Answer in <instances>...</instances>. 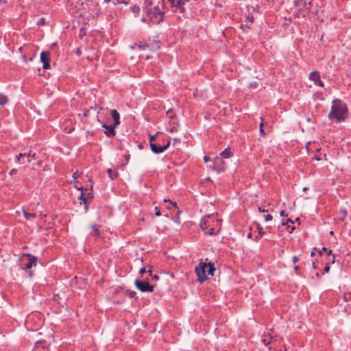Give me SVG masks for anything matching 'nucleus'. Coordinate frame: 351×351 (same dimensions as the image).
Instances as JSON below:
<instances>
[{
	"mask_svg": "<svg viewBox=\"0 0 351 351\" xmlns=\"http://www.w3.org/2000/svg\"><path fill=\"white\" fill-rule=\"evenodd\" d=\"M339 215L340 216V219L342 220L346 216L347 213L345 209L341 208L339 211Z\"/></svg>",
	"mask_w": 351,
	"mask_h": 351,
	"instance_id": "23",
	"label": "nucleus"
},
{
	"mask_svg": "<svg viewBox=\"0 0 351 351\" xmlns=\"http://www.w3.org/2000/svg\"><path fill=\"white\" fill-rule=\"evenodd\" d=\"M23 213L26 220H32L36 217V213H29L25 210H23Z\"/></svg>",
	"mask_w": 351,
	"mask_h": 351,
	"instance_id": "17",
	"label": "nucleus"
},
{
	"mask_svg": "<svg viewBox=\"0 0 351 351\" xmlns=\"http://www.w3.org/2000/svg\"><path fill=\"white\" fill-rule=\"evenodd\" d=\"M26 160H27V161H26L27 162H30V161H31V160H30V159H29V158H26Z\"/></svg>",
	"mask_w": 351,
	"mask_h": 351,
	"instance_id": "64",
	"label": "nucleus"
},
{
	"mask_svg": "<svg viewBox=\"0 0 351 351\" xmlns=\"http://www.w3.org/2000/svg\"><path fill=\"white\" fill-rule=\"evenodd\" d=\"M335 262V255L332 254V255L327 256V263L330 264H334Z\"/></svg>",
	"mask_w": 351,
	"mask_h": 351,
	"instance_id": "21",
	"label": "nucleus"
},
{
	"mask_svg": "<svg viewBox=\"0 0 351 351\" xmlns=\"http://www.w3.org/2000/svg\"><path fill=\"white\" fill-rule=\"evenodd\" d=\"M77 176H77V172L74 173H73V178L74 179H76V178H77Z\"/></svg>",
	"mask_w": 351,
	"mask_h": 351,
	"instance_id": "58",
	"label": "nucleus"
},
{
	"mask_svg": "<svg viewBox=\"0 0 351 351\" xmlns=\"http://www.w3.org/2000/svg\"><path fill=\"white\" fill-rule=\"evenodd\" d=\"M101 126L106 129L104 134L108 136H114L116 135L115 128L117 127L116 125H107L106 123H102Z\"/></svg>",
	"mask_w": 351,
	"mask_h": 351,
	"instance_id": "10",
	"label": "nucleus"
},
{
	"mask_svg": "<svg viewBox=\"0 0 351 351\" xmlns=\"http://www.w3.org/2000/svg\"><path fill=\"white\" fill-rule=\"evenodd\" d=\"M123 3L125 4H127V2L125 1H123L122 0H116V2L114 3V4H117V3Z\"/></svg>",
	"mask_w": 351,
	"mask_h": 351,
	"instance_id": "50",
	"label": "nucleus"
},
{
	"mask_svg": "<svg viewBox=\"0 0 351 351\" xmlns=\"http://www.w3.org/2000/svg\"><path fill=\"white\" fill-rule=\"evenodd\" d=\"M263 217H264L265 221H271L273 219L272 215H271L270 214L265 215H263Z\"/></svg>",
	"mask_w": 351,
	"mask_h": 351,
	"instance_id": "29",
	"label": "nucleus"
},
{
	"mask_svg": "<svg viewBox=\"0 0 351 351\" xmlns=\"http://www.w3.org/2000/svg\"><path fill=\"white\" fill-rule=\"evenodd\" d=\"M280 216H285V215H286V216H287V215L286 214V213H285V210H282L280 212Z\"/></svg>",
	"mask_w": 351,
	"mask_h": 351,
	"instance_id": "51",
	"label": "nucleus"
},
{
	"mask_svg": "<svg viewBox=\"0 0 351 351\" xmlns=\"http://www.w3.org/2000/svg\"><path fill=\"white\" fill-rule=\"evenodd\" d=\"M155 210H156V213H155L156 216L159 217L161 215V213L157 206L155 207Z\"/></svg>",
	"mask_w": 351,
	"mask_h": 351,
	"instance_id": "38",
	"label": "nucleus"
},
{
	"mask_svg": "<svg viewBox=\"0 0 351 351\" xmlns=\"http://www.w3.org/2000/svg\"><path fill=\"white\" fill-rule=\"evenodd\" d=\"M135 285L136 288L142 292H153L154 286L151 285L146 280H141L136 279L135 280Z\"/></svg>",
	"mask_w": 351,
	"mask_h": 351,
	"instance_id": "5",
	"label": "nucleus"
},
{
	"mask_svg": "<svg viewBox=\"0 0 351 351\" xmlns=\"http://www.w3.org/2000/svg\"><path fill=\"white\" fill-rule=\"evenodd\" d=\"M169 146H170V141H168L167 143L162 146L160 145L157 143H151L150 148H151V150L152 152H154V154H158L164 152L166 149H167L169 147Z\"/></svg>",
	"mask_w": 351,
	"mask_h": 351,
	"instance_id": "6",
	"label": "nucleus"
},
{
	"mask_svg": "<svg viewBox=\"0 0 351 351\" xmlns=\"http://www.w3.org/2000/svg\"><path fill=\"white\" fill-rule=\"evenodd\" d=\"M85 195H86V191L85 192L82 191V193L79 197V199L80 200V204H83V199H84Z\"/></svg>",
	"mask_w": 351,
	"mask_h": 351,
	"instance_id": "31",
	"label": "nucleus"
},
{
	"mask_svg": "<svg viewBox=\"0 0 351 351\" xmlns=\"http://www.w3.org/2000/svg\"><path fill=\"white\" fill-rule=\"evenodd\" d=\"M330 271V265L329 263H326V265L324 268V273H328Z\"/></svg>",
	"mask_w": 351,
	"mask_h": 351,
	"instance_id": "36",
	"label": "nucleus"
},
{
	"mask_svg": "<svg viewBox=\"0 0 351 351\" xmlns=\"http://www.w3.org/2000/svg\"><path fill=\"white\" fill-rule=\"evenodd\" d=\"M287 229L289 230V232L291 233L295 230V226H287Z\"/></svg>",
	"mask_w": 351,
	"mask_h": 351,
	"instance_id": "45",
	"label": "nucleus"
},
{
	"mask_svg": "<svg viewBox=\"0 0 351 351\" xmlns=\"http://www.w3.org/2000/svg\"><path fill=\"white\" fill-rule=\"evenodd\" d=\"M8 102V98L3 94H0V106H4Z\"/></svg>",
	"mask_w": 351,
	"mask_h": 351,
	"instance_id": "18",
	"label": "nucleus"
},
{
	"mask_svg": "<svg viewBox=\"0 0 351 351\" xmlns=\"http://www.w3.org/2000/svg\"><path fill=\"white\" fill-rule=\"evenodd\" d=\"M35 155L36 154L35 153H32V152H29L28 153H26V157L27 158H29V157H32V158H34L35 157Z\"/></svg>",
	"mask_w": 351,
	"mask_h": 351,
	"instance_id": "37",
	"label": "nucleus"
},
{
	"mask_svg": "<svg viewBox=\"0 0 351 351\" xmlns=\"http://www.w3.org/2000/svg\"><path fill=\"white\" fill-rule=\"evenodd\" d=\"M247 19L252 23L254 20V17L252 16H247Z\"/></svg>",
	"mask_w": 351,
	"mask_h": 351,
	"instance_id": "49",
	"label": "nucleus"
},
{
	"mask_svg": "<svg viewBox=\"0 0 351 351\" xmlns=\"http://www.w3.org/2000/svg\"><path fill=\"white\" fill-rule=\"evenodd\" d=\"M93 193L90 191H88V190H86V195L84 199H83V204L84 205V209L85 212L86 213L88 210V205L91 203L93 199Z\"/></svg>",
	"mask_w": 351,
	"mask_h": 351,
	"instance_id": "12",
	"label": "nucleus"
},
{
	"mask_svg": "<svg viewBox=\"0 0 351 351\" xmlns=\"http://www.w3.org/2000/svg\"><path fill=\"white\" fill-rule=\"evenodd\" d=\"M213 169L216 170L218 173L223 171L226 169L225 162L222 160L221 158H219L218 157H217L214 162Z\"/></svg>",
	"mask_w": 351,
	"mask_h": 351,
	"instance_id": "13",
	"label": "nucleus"
},
{
	"mask_svg": "<svg viewBox=\"0 0 351 351\" xmlns=\"http://www.w3.org/2000/svg\"><path fill=\"white\" fill-rule=\"evenodd\" d=\"M189 1L190 0H168L171 6L180 10V12H184V6L186 3L189 2Z\"/></svg>",
	"mask_w": 351,
	"mask_h": 351,
	"instance_id": "9",
	"label": "nucleus"
},
{
	"mask_svg": "<svg viewBox=\"0 0 351 351\" xmlns=\"http://www.w3.org/2000/svg\"><path fill=\"white\" fill-rule=\"evenodd\" d=\"M318 250H319V249H317V247H314V248H313V251H312V252H311V256H315V252H318Z\"/></svg>",
	"mask_w": 351,
	"mask_h": 351,
	"instance_id": "44",
	"label": "nucleus"
},
{
	"mask_svg": "<svg viewBox=\"0 0 351 351\" xmlns=\"http://www.w3.org/2000/svg\"><path fill=\"white\" fill-rule=\"evenodd\" d=\"M292 261L293 263H297L299 261V258L297 256H293L292 257Z\"/></svg>",
	"mask_w": 351,
	"mask_h": 351,
	"instance_id": "41",
	"label": "nucleus"
},
{
	"mask_svg": "<svg viewBox=\"0 0 351 351\" xmlns=\"http://www.w3.org/2000/svg\"><path fill=\"white\" fill-rule=\"evenodd\" d=\"M156 46H157V49H159V48H160V42L157 41V42L156 43Z\"/></svg>",
	"mask_w": 351,
	"mask_h": 351,
	"instance_id": "61",
	"label": "nucleus"
},
{
	"mask_svg": "<svg viewBox=\"0 0 351 351\" xmlns=\"http://www.w3.org/2000/svg\"><path fill=\"white\" fill-rule=\"evenodd\" d=\"M136 293L134 291H129V295L131 297V298H134L135 295H136Z\"/></svg>",
	"mask_w": 351,
	"mask_h": 351,
	"instance_id": "42",
	"label": "nucleus"
},
{
	"mask_svg": "<svg viewBox=\"0 0 351 351\" xmlns=\"http://www.w3.org/2000/svg\"><path fill=\"white\" fill-rule=\"evenodd\" d=\"M209 160H210L209 157H208V156H205L204 157V160L206 162H208Z\"/></svg>",
	"mask_w": 351,
	"mask_h": 351,
	"instance_id": "57",
	"label": "nucleus"
},
{
	"mask_svg": "<svg viewBox=\"0 0 351 351\" xmlns=\"http://www.w3.org/2000/svg\"><path fill=\"white\" fill-rule=\"evenodd\" d=\"M261 122L259 124V131H260L261 136H264L265 134V132H264V130H263V126H264L263 119L262 117H261Z\"/></svg>",
	"mask_w": 351,
	"mask_h": 351,
	"instance_id": "22",
	"label": "nucleus"
},
{
	"mask_svg": "<svg viewBox=\"0 0 351 351\" xmlns=\"http://www.w3.org/2000/svg\"><path fill=\"white\" fill-rule=\"evenodd\" d=\"M37 25L39 26L45 25V19L43 17L40 18L37 21Z\"/></svg>",
	"mask_w": 351,
	"mask_h": 351,
	"instance_id": "28",
	"label": "nucleus"
},
{
	"mask_svg": "<svg viewBox=\"0 0 351 351\" xmlns=\"http://www.w3.org/2000/svg\"><path fill=\"white\" fill-rule=\"evenodd\" d=\"M323 252H325L327 256L328 255H332V250H328V248H326V247H323L322 248V250H318V254L320 255V256H322V253Z\"/></svg>",
	"mask_w": 351,
	"mask_h": 351,
	"instance_id": "19",
	"label": "nucleus"
},
{
	"mask_svg": "<svg viewBox=\"0 0 351 351\" xmlns=\"http://www.w3.org/2000/svg\"><path fill=\"white\" fill-rule=\"evenodd\" d=\"M313 160H320V158H319L318 156H315L312 158Z\"/></svg>",
	"mask_w": 351,
	"mask_h": 351,
	"instance_id": "55",
	"label": "nucleus"
},
{
	"mask_svg": "<svg viewBox=\"0 0 351 351\" xmlns=\"http://www.w3.org/2000/svg\"><path fill=\"white\" fill-rule=\"evenodd\" d=\"M90 109H87V110H84V112L83 113L84 117H88L90 115Z\"/></svg>",
	"mask_w": 351,
	"mask_h": 351,
	"instance_id": "39",
	"label": "nucleus"
},
{
	"mask_svg": "<svg viewBox=\"0 0 351 351\" xmlns=\"http://www.w3.org/2000/svg\"><path fill=\"white\" fill-rule=\"evenodd\" d=\"M256 228H257V230L258 231V234L261 237H263L265 234V232L263 230V227H261L259 224L257 226Z\"/></svg>",
	"mask_w": 351,
	"mask_h": 351,
	"instance_id": "24",
	"label": "nucleus"
},
{
	"mask_svg": "<svg viewBox=\"0 0 351 351\" xmlns=\"http://www.w3.org/2000/svg\"><path fill=\"white\" fill-rule=\"evenodd\" d=\"M141 21L144 23H147V24L149 25V18L146 16H143L141 19Z\"/></svg>",
	"mask_w": 351,
	"mask_h": 351,
	"instance_id": "43",
	"label": "nucleus"
},
{
	"mask_svg": "<svg viewBox=\"0 0 351 351\" xmlns=\"http://www.w3.org/2000/svg\"><path fill=\"white\" fill-rule=\"evenodd\" d=\"M156 141V135H152L149 137V145H151V143H155Z\"/></svg>",
	"mask_w": 351,
	"mask_h": 351,
	"instance_id": "30",
	"label": "nucleus"
},
{
	"mask_svg": "<svg viewBox=\"0 0 351 351\" xmlns=\"http://www.w3.org/2000/svg\"><path fill=\"white\" fill-rule=\"evenodd\" d=\"M312 265H313V269H316V266H315V262L312 263Z\"/></svg>",
	"mask_w": 351,
	"mask_h": 351,
	"instance_id": "63",
	"label": "nucleus"
},
{
	"mask_svg": "<svg viewBox=\"0 0 351 351\" xmlns=\"http://www.w3.org/2000/svg\"><path fill=\"white\" fill-rule=\"evenodd\" d=\"M215 270L214 264L211 263L208 264L200 263L195 267V269L197 279L200 282H203L206 280L207 275L213 276Z\"/></svg>",
	"mask_w": 351,
	"mask_h": 351,
	"instance_id": "4",
	"label": "nucleus"
},
{
	"mask_svg": "<svg viewBox=\"0 0 351 351\" xmlns=\"http://www.w3.org/2000/svg\"><path fill=\"white\" fill-rule=\"evenodd\" d=\"M6 3V1L5 0H0V4H3V3Z\"/></svg>",
	"mask_w": 351,
	"mask_h": 351,
	"instance_id": "62",
	"label": "nucleus"
},
{
	"mask_svg": "<svg viewBox=\"0 0 351 351\" xmlns=\"http://www.w3.org/2000/svg\"><path fill=\"white\" fill-rule=\"evenodd\" d=\"M287 223H288L287 221H285L282 220L281 222V224H282V226H285L287 225Z\"/></svg>",
	"mask_w": 351,
	"mask_h": 351,
	"instance_id": "56",
	"label": "nucleus"
},
{
	"mask_svg": "<svg viewBox=\"0 0 351 351\" xmlns=\"http://www.w3.org/2000/svg\"><path fill=\"white\" fill-rule=\"evenodd\" d=\"M17 172H18L17 169L14 168L10 170V171L9 172V175L10 176H14V175H16L17 173Z\"/></svg>",
	"mask_w": 351,
	"mask_h": 351,
	"instance_id": "34",
	"label": "nucleus"
},
{
	"mask_svg": "<svg viewBox=\"0 0 351 351\" xmlns=\"http://www.w3.org/2000/svg\"><path fill=\"white\" fill-rule=\"evenodd\" d=\"M287 222H290V223H294V222H293V221L291 219H290V218H288V219H287Z\"/></svg>",
	"mask_w": 351,
	"mask_h": 351,
	"instance_id": "60",
	"label": "nucleus"
},
{
	"mask_svg": "<svg viewBox=\"0 0 351 351\" xmlns=\"http://www.w3.org/2000/svg\"><path fill=\"white\" fill-rule=\"evenodd\" d=\"M158 278H159V277H158V275H156H156L152 276V279H156V280H157V279H158Z\"/></svg>",
	"mask_w": 351,
	"mask_h": 351,
	"instance_id": "59",
	"label": "nucleus"
},
{
	"mask_svg": "<svg viewBox=\"0 0 351 351\" xmlns=\"http://www.w3.org/2000/svg\"><path fill=\"white\" fill-rule=\"evenodd\" d=\"M220 155L223 158H229L231 156H232L233 154L231 152L230 148L228 147L226 149H225L223 152H221Z\"/></svg>",
	"mask_w": 351,
	"mask_h": 351,
	"instance_id": "15",
	"label": "nucleus"
},
{
	"mask_svg": "<svg viewBox=\"0 0 351 351\" xmlns=\"http://www.w3.org/2000/svg\"><path fill=\"white\" fill-rule=\"evenodd\" d=\"M132 12L134 14H137L140 11V8L138 5H133L130 8Z\"/></svg>",
	"mask_w": 351,
	"mask_h": 351,
	"instance_id": "26",
	"label": "nucleus"
},
{
	"mask_svg": "<svg viewBox=\"0 0 351 351\" xmlns=\"http://www.w3.org/2000/svg\"><path fill=\"white\" fill-rule=\"evenodd\" d=\"M34 351H49V350L45 348H40L39 346H37Z\"/></svg>",
	"mask_w": 351,
	"mask_h": 351,
	"instance_id": "33",
	"label": "nucleus"
},
{
	"mask_svg": "<svg viewBox=\"0 0 351 351\" xmlns=\"http://www.w3.org/2000/svg\"><path fill=\"white\" fill-rule=\"evenodd\" d=\"M272 340V337L269 336H265L262 339L263 343L266 346H269Z\"/></svg>",
	"mask_w": 351,
	"mask_h": 351,
	"instance_id": "20",
	"label": "nucleus"
},
{
	"mask_svg": "<svg viewBox=\"0 0 351 351\" xmlns=\"http://www.w3.org/2000/svg\"><path fill=\"white\" fill-rule=\"evenodd\" d=\"M258 210L260 213H267L268 212V210H266V209H264V208H262L261 207H258Z\"/></svg>",
	"mask_w": 351,
	"mask_h": 351,
	"instance_id": "46",
	"label": "nucleus"
},
{
	"mask_svg": "<svg viewBox=\"0 0 351 351\" xmlns=\"http://www.w3.org/2000/svg\"><path fill=\"white\" fill-rule=\"evenodd\" d=\"M23 256L27 258V262L24 265L25 269H29L36 265L37 258L36 256L30 254H25Z\"/></svg>",
	"mask_w": 351,
	"mask_h": 351,
	"instance_id": "11",
	"label": "nucleus"
},
{
	"mask_svg": "<svg viewBox=\"0 0 351 351\" xmlns=\"http://www.w3.org/2000/svg\"><path fill=\"white\" fill-rule=\"evenodd\" d=\"M180 140L178 138H174L173 139V146H175L177 143H180Z\"/></svg>",
	"mask_w": 351,
	"mask_h": 351,
	"instance_id": "40",
	"label": "nucleus"
},
{
	"mask_svg": "<svg viewBox=\"0 0 351 351\" xmlns=\"http://www.w3.org/2000/svg\"><path fill=\"white\" fill-rule=\"evenodd\" d=\"M50 53L47 51H43L40 53V61L43 63V68L45 70L50 69Z\"/></svg>",
	"mask_w": 351,
	"mask_h": 351,
	"instance_id": "7",
	"label": "nucleus"
},
{
	"mask_svg": "<svg viewBox=\"0 0 351 351\" xmlns=\"http://www.w3.org/2000/svg\"><path fill=\"white\" fill-rule=\"evenodd\" d=\"M90 227H91V229L93 230L92 232H95V234L98 235L99 234V228L95 224L91 225Z\"/></svg>",
	"mask_w": 351,
	"mask_h": 351,
	"instance_id": "27",
	"label": "nucleus"
},
{
	"mask_svg": "<svg viewBox=\"0 0 351 351\" xmlns=\"http://www.w3.org/2000/svg\"><path fill=\"white\" fill-rule=\"evenodd\" d=\"M311 3H312V2H311V1H309L308 3L305 2V3H304V7L306 8V9L308 11H310Z\"/></svg>",
	"mask_w": 351,
	"mask_h": 351,
	"instance_id": "35",
	"label": "nucleus"
},
{
	"mask_svg": "<svg viewBox=\"0 0 351 351\" xmlns=\"http://www.w3.org/2000/svg\"><path fill=\"white\" fill-rule=\"evenodd\" d=\"M348 114V110L346 104L339 99H335L332 101L331 109L328 117L331 121L340 123L345 121Z\"/></svg>",
	"mask_w": 351,
	"mask_h": 351,
	"instance_id": "2",
	"label": "nucleus"
},
{
	"mask_svg": "<svg viewBox=\"0 0 351 351\" xmlns=\"http://www.w3.org/2000/svg\"><path fill=\"white\" fill-rule=\"evenodd\" d=\"M110 112L111 114L112 119H114V124L118 126L121 123L119 113L117 112V110L114 109L110 110Z\"/></svg>",
	"mask_w": 351,
	"mask_h": 351,
	"instance_id": "14",
	"label": "nucleus"
},
{
	"mask_svg": "<svg viewBox=\"0 0 351 351\" xmlns=\"http://www.w3.org/2000/svg\"><path fill=\"white\" fill-rule=\"evenodd\" d=\"M25 156H26V153H23V154L21 153L19 155H16L15 156L16 162H20L21 158L25 157Z\"/></svg>",
	"mask_w": 351,
	"mask_h": 351,
	"instance_id": "25",
	"label": "nucleus"
},
{
	"mask_svg": "<svg viewBox=\"0 0 351 351\" xmlns=\"http://www.w3.org/2000/svg\"><path fill=\"white\" fill-rule=\"evenodd\" d=\"M108 176L111 180H114L119 176V173L116 169H108L107 170Z\"/></svg>",
	"mask_w": 351,
	"mask_h": 351,
	"instance_id": "16",
	"label": "nucleus"
},
{
	"mask_svg": "<svg viewBox=\"0 0 351 351\" xmlns=\"http://www.w3.org/2000/svg\"><path fill=\"white\" fill-rule=\"evenodd\" d=\"M125 160H126L127 162H128V160H130V154H125Z\"/></svg>",
	"mask_w": 351,
	"mask_h": 351,
	"instance_id": "52",
	"label": "nucleus"
},
{
	"mask_svg": "<svg viewBox=\"0 0 351 351\" xmlns=\"http://www.w3.org/2000/svg\"><path fill=\"white\" fill-rule=\"evenodd\" d=\"M147 272H148L150 276H152V267H150L149 268V269L147 271Z\"/></svg>",
	"mask_w": 351,
	"mask_h": 351,
	"instance_id": "54",
	"label": "nucleus"
},
{
	"mask_svg": "<svg viewBox=\"0 0 351 351\" xmlns=\"http://www.w3.org/2000/svg\"><path fill=\"white\" fill-rule=\"evenodd\" d=\"M89 109H90V110H95H95H97V106H91V107H90V108H89Z\"/></svg>",
	"mask_w": 351,
	"mask_h": 351,
	"instance_id": "53",
	"label": "nucleus"
},
{
	"mask_svg": "<svg viewBox=\"0 0 351 351\" xmlns=\"http://www.w3.org/2000/svg\"><path fill=\"white\" fill-rule=\"evenodd\" d=\"M309 79L314 82L316 86L324 87V84L321 80L320 74L318 71H313L309 74Z\"/></svg>",
	"mask_w": 351,
	"mask_h": 351,
	"instance_id": "8",
	"label": "nucleus"
},
{
	"mask_svg": "<svg viewBox=\"0 0 351 351\" xmlns=\"http://www.w3.org/2000/svg\"><path fill=\"white\" fill-rule=\"evenodd\" d=\"M138 47L139 49H141L142 50H145L149 47V45H146V44H138Z\"/></svg>",
	"mask_w": 351,
	"mask_h": 351,
	"instance_id": "32",
	"label": "nucleus"
},
{
	"mask_svg": "<svg viewBox=\"0 0 351 351\" xmlns=\"http://www.w3.org/2000/svg\"><path fill=\"white\" fill-rule=\"evenodd\" d=\"M221 222L222 219L217 218L216 216L213 215H208L201 219L200 227L205 234L215 235L220 232Z\"/></svg>",
	"mask_w": 351,
	"mask_h": 351,
	"instance_id": "3",
	"label": "nucleus"
},
{
	"mask_svg": "<svg viewBox=\"0 0 351 351\" xmlns=\"http://www.w3.org/2000/svg\"><path fill=\"white\" fill-rule=\"evenodd\" d=\"M147 272V270L145 269V267H143L140 269L139 271V273L143 275V274L146 273Z\"/></svg>",
	"mask_w": 351,
	"mask_h": 351,
	"instance_id": "47",
	"label": "nucleus"
},
{
	"mask_svg": "<svg viewBox=\"0 0 351 351\" xmlns=\"http://www.w3.org/2000/svg\"><path fill=\"white\" fill-rule=\"evenodd\" d=\"M294 271L296 274H299L300 267L298 265L294 266Z\"/></svg>",
	"mask_w": 351,
	"mask_h": 351,
	"instance_id": "48",
	"label": "nucleus"
},
{
	"mask_svg": "<svg viewBox=\"0 0 351 351\" xmlns=\"http://www.w3.org/2000/svg\"><path fill=\"white\" fill-rule=\"evenodd\" d=\"M143 11L149 18V25L154 23L159 24L164 19L165 3L164 1H158L157 4L149 0H145Z\"/></svg>",
	"mask_w": 351,
	"mask_h": 351,
	"instance_id": "1",
	"label": "nucleus"
}]
</instances>
